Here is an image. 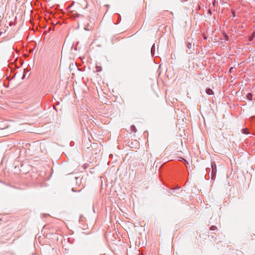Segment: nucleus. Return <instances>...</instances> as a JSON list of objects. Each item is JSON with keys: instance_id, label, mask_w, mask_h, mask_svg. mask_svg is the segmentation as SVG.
Instances as JSON below:
<instances>
[{"instance_id": "9", "label": "nucleus", "mask_w": 255, "mask_h": 255, "mask_svg": "<svg viewBox=\"0 0 255 255\" xmlns=\"http://www.w3.org/2000/svg\"><path fill=\"white\" fill-rule=\"evenodd\" d=\"M217 229V227L215 226H212L210 228V230H211V231H214V230H216Z\"/></svg>"}, {"instance_id": "3", "label": "nucleus", "mask_w": 255, "mask_h": 255, "mask_svg": "<svg viewBox=\"0 0 255 255\" xmlns=\"http://www.w3.org/2000/svg\"><path fill=\"white\" fill-rule=\"evenodd\" d=\"M206 93L209 95H212L214 94L213 91L210 88H207L206 89Z\"/></svg>"}, {"instance_id": "8", "label": "nucleus", "mask_w": 255, "mask_h": 255, "mask_svg": "<svg viewBox=\"0 0 255 255\" xmlns=\"http://www.w3.org/2000/svg\"><path fill=\"white\" fill-rule=\"evenodd\" d=\"M131 128V129L134 131V132H136V128L134 126V125H132L130 127Z\"/></svg>"}, {"instance_id": "1", "label": "nucleus", "mask_w": 255, "mask_h": 255, "mask_svg": "<svg viewBox=\"0 0 255 255\" xmlns=\"http://www.w3.org/2000/svg\"><path fill=\"white\" fill-rule=\"evenodd\" d=\"M211 179L214 180L216 178L217 173V167L215 161L211 162Z\"/></svg>"}, {"instance_id": "4", "label": "nucleus", "mask_w": 255, "mask_h": 255, "mask_svg": "<svg viewBox=\"0 0 255 255\" xmlns=\"http://www.w3.org/2000/svg\"><path fill=\"white\" fill-rule=\"evenodd\" d=\"M253 95L252 93H249L247 95V99L250 101L252 100Z\"/></svg>"}, {"instance_id": "13", "label": "nucleus", "mask_w": 255, "mask_h": 255, "mask_svg": "<svg viewBox=\"0 0 255 255\" xmlns=\"http://www.w3.org/2000/svg\"><path fill=\"white\" fill-rule=\"evenodd\" d=\"M225 37H226V39H227H227H228V38H229V37H228V35H226V34H225Z\"/></svg>"}, {"instance_id": "12", "label": "nucleus", "mask_w": 255, "mask_h": 255, "mask_svg": "<svg viewBox=\"0 0 255 255\" xmlns=\"http://www.w3.org/2000/svg\"><path fill=\"white\" fill-rule=\"evenodd\" d=\"M232 14H233V17H235L236 16V14H235V11H232Z\"/></svg>"}, {"instance_id": "10", "label": "nucleus", "mask_w": 255, "mask_h": 255, "mask_svg": "<svg viewBox=\"0 0 255 255\" xmlns=\"http://www.w3.org/2000/svg\"><path fill=\"white\" fill-rule=\"evenodd\" d=\"M96 68H97V71H101V70H102V68H101V66H96Z\"/></svg>"}, {"instance_id": "14", "label": "nucleus", "mask_w": 255, "mask_h": 255, "mask_svg": "<svg viewBox=\"0 0 255 255\" xmlns=\"http://www.w3.org/2000/svg\"><path fill=\"white\" fill-rule=\"evenodd\" d=\"M215 3H216L215 1H213V4L214 5H215Z\"/></svg>"}, {"instance_id": "2", "label": "nucleus", "mask_w": 255, "mask_h": 255, "mask_svg": "<svg viewBox=\"0 0 255 255\" xmlns=\"http://www.w3.org/2000/svg\"><path fill=\"white\" fill-rule=\"evenodd\" d=\"M187 47L188 49H190L192 48V39L189 38L187 39Z\"/></svg>"}, {"instance_id": "5", "label": "nucleus", "mask_w": 255, "mask_h": 255, "mask_svg": "<svg viewBox=\"0 0 255 255\" xmlns=\"http://www.w3.org/2000/svg\"><path fill=\"white\" fill-rule=\"evenodd\" d=\"M255 37V31H254L252 35H251L249 37V41H252L254 38Z\"/></svg>"}, {"instance_id": "6", "label": "nucleus", "mask_w": 255, "mask_h": 255, "mask_svg": "<svg viewBox=\"0 0 255 255\" xmlns=\"http://www.w3.org/2000/svg\"><path fill=\"white\" fill-rule=\"evenodd\" d=\"M154 51H155V45L154 44L151 48V53L152 56H154Z\"/></svg>"}, {"instance_id": "7", "label": "nucleus", "mask_w": 255, "mask_h": 255, "mask_svg": "<svg viewBox=\"0 0 255 255\" xmlns=\"http://www.w3.org/2000/svg\"><path fill=\"white\" fill-rule=\"evenodd\" d=\"M242 132L244 134H248L249 133V132L247 128H243L242 130Z\"/></svg>"}, {"instance_id": "15", "label": "nucleus", "mask_w": 255, "mask_h": 255, "mask_svg": "<svg viewBox=\"0 0 255 255\" xmlns=\"http://www.w3.org/2000/svg\"><path fill=\"white\" fill-rule=\"evenodd\" d=\"M82 221V217H81V218H80V221Z\"/></svg>"}, {"instance_id": "11", "label": "nucleus", "mask_w": 255, "mask_h": 255, "mask_svg": "<svg viewBox=\"0 0 255 255\" xmlns=\"http://www.w3.org/2000/svg\"><path fill=\"white\" fill-rule=\"evenodd\" d=\"M234 68L233 67H231L230 70H229V71L230 73H232V70H233Z\"/></svg>"}]
</instances>
